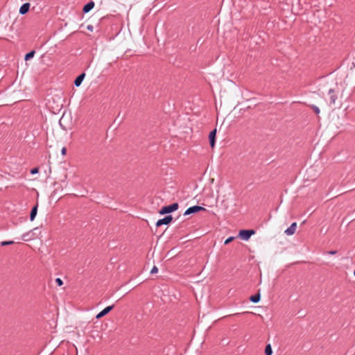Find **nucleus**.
Returning <instances> with one entry per match:
<instances>
[{"label":"nucleus","instance_id":"f257e3e1","mask_svg":"<svg viewBox=\"0 0 355 355\" xmlns=\"http://www.w3.org/2000/svg\"><path fill=\"white\" fill-rule=\"evenodd\" d=\"M178 208V203H173L168 206L163 207L159 211L160 214H165L168 213H171L172 211H174L177 210Z\"/></svg>","mask_w":355,"mask_h":355},{"label":"nucleus","instance_id":"f03ea898","mask_svg":"<svg viewBox=\"0 0 355 355\" xmlns=\"http://www.w3.org/2000/svg\"><path fill=\"white\" fill-rule=\"evenodd\" d=\"M255 234V232L252 230H241L239 233V236L244 241H248L250 236Z\"/></svg>","mask_w":355,"mask_h":355},{"label":"nucleus","instance_id":"7ed1b4c3","mask_svg":"<svg viewBox=\"0 0 355 355\" xmlns=\"http://www.w3.org/2000/svg\"><path fill=\"white\" fill-rule=\"evenodd\" d=\"M202 210L205 211V209L202 207L196 205V206H193V207L188 208L184 214L186 216V215L196 213V212H198V211H202Z\"/></svg>","mask_w":355,"mask_h":355},{"label":"nucleus","instance_id":"20e7f679","mask_svg":"<svg viewBox=\"0 0 355 355\" xmlns=\"http://www.w3.org/2000/svg\"><path fill=\"white\" fill-rule=\"evenodd\" d=\"M172 219L173 217L171 216H167L162 219L158 220L157 222L156 223V226L159 227L162 225H168L171 222Z\"/></svg>","mask_w":355,"mask_h":355},{"label":"nucleus","instance_id":"39448f33","mask_svg":"<svg viewBox=\"0 0 355 355\" xmlns=\"http://www.w3.org/2000/svg\"><path fill=\"white\" fill-rule=\"evenodd\" d=\"M113 307H114V305L107 306L106 308H105L103 311H101L100 313H98L96 315V318L100 319V318H103V316L107 315L110 311H111L112 310Z\"/></svg>","mask_w":355,"mask_h":355},{"label":"nucleus","instance_id":"423d86ee","mask_svg":"<svg viewBox=\"0 0 355 355\" xmlns=\"http://www.w3.org/2000/svg\"><path fill=\"white\" fill-rule=\"evenodd\" d=\"M297 229V223H293L291 225L285 230V234L288 236H291L295 234Z\"/></svg>","mask_w":355,"mask_h":355},{"label":"nucleus","instance_id":"0eeeda50","mask_svg":"<svg viewBox=\"0 0 355 355\" xmlns=\"http://www.w3.org/2000/svg\"><path fill=\"white\" fill-rule=\"evenodd\" d=\"M216 129L213 130L209 135L210 146L213 148L215 146Z\"/></svg>","mask_w":355,"mask_h":355},{"label":"nucleus","instance_id":"6e6552de","mask_svg":"<svg viewBox=\"0 0 355 355\" xmlns=\"http://www.w3.org/2000/svg\"><path fill=\"white\" fill-rule=\"evenodd\" d=\"M29 8H30V4L28 3H26L21 6V8L19 9V13L21 15L26 14L28 12Z\"/></svg>","mask_w":355,"mask_h":355},{"label":"nucleus","instance_id":"1a4fd4ad","mask_svg":"<svg viewBox=\"0 0 355 355\" xmlns=\"http://www.w3.org/2000/svg\"><path fill=\"white\" fill-rule=\"evenodd\" d=\"M329 94L330 95L331 103L335 104L337 98L335 91L333 89H330L329 91Z\"/></svg>","mask_w":355,"mask_h":355},{"label":"nucleus","instance_id":"9d476101","mask_svg":"<svg viewBox=\"0 0 355 355\" xmlns=\"http://www.w3.org/2000/svg\"><path fill=\"white\" fill-rule=\"evenodd\" d=\"M85 73H82V74H80V76H78L76 78V80H75V81H74V84H75V85H76V87H78V86H80V84L82 83V82H83V79H84V78H85Z\"/></svg>","mask_w":355,"mask_h":355},{"label":"nucleus","instance_id":"9b49d317","mask_svg":"<svg viewBox=\"0 0 355 355\" xmlns=\"http://www.w3.org/2000/svg\"><path fill=\"white\" fill-rule=\"evenodd\" d=\"M94 3L93 1L89 2L83 7V12H88L89 10H91L94 8Z\"/></svg>","mask_w":355,"mask_h":355},{"label":"nucleus","instance_id":"f8f14e48","mask_svg":"<svg viewBox=\"0 0 355 355\" xmlns=\"http://www.w3.org/2000/svg\"><path fill=\"white\" fill-rule=\"evenodd\" d=\"M37 206L36 205L32 209L31 214H30V219L31 221H33L35 219V216L37 214Z\"/></svg>","mask_w":355,"mask_h":355},{"label":"nucleus","instance_id":"ddd939ff","mask_svg":"<svg viewBox=\"0 0 355 355\" xmlns=\"http://www.w3.org/2000/svg\"><path fill=\"white\" fill-rule=\"evenodd\" d=\"M250 300L251 302L257 303L260 300V295L258 293L257 295H252Z\"/></svg>","mask_w":355,"mask_h":355},{"label":"nucleus","instance_id":"4468645a","mask_svg":"<svg viewBox=\"0 0 355 355\" xmlns=\"http://www.w3.org/2000/svg\"><path fill=\"white\" fill-rule=\"evenodd\" d=\"M265 354L266 355H272V350L271 345L270 344L267 345L265 349Z\"/></svg>","mask_w":355,"mask_h":355},{"label":"nucleus","instance_id":"2eb2a0df","mask_svg":"<svg viewBox=\"0 0 355 355\" xmlns=\"http://www.w3.org/2000/svg\"><path fill=\"white\" fill-rule=\"evenodd\" d=\"M34 55V51H31L28 53H27L26 55H25V60H29L30 58H33Z\"/></svg>","mask_w":355,"mask_h":355},{"label":"nucleus","instance_id":"dca6fc26","mask_svg":"<svg viewBox=\"0 0 355 355\" xmlns=\"http://www.w3.org/2000/svg\"><path fill=\"white\" fill-rule=\"evenodd\" d=\"M14 243V241H2L1 243V245H3V246H5V245H12Z\"/></svg>","mask_w":355,"mask_h":355},{"label":"nucleus","instance_id":"f3484780","mask_svg":"<svg viewBox=\"0 0 355 355\" xmlns=\"http://www.w3.org/2000/svg\"><path fill=\"white\" fill-rule=\"evenodd\" d=\"M234 239V237H233V236L229 237L228 239H227L225 241V245L229 244V243H231Z\"/></svg>","mask_w":355,"mask_h":355},{"label":"nucleus","instance_id":"a211bd4d","mask_svg":"<svg viewBox=\"0 0 355 355\" xmlns=\"http://www.w3.org/2000/svg\"><path fill=\"white\" fill-rule=\"evenodd\" d=\"M55 282L58 284V286H61L63 285V282L60 278H57L55 279Z\"/></svg>","mask_w":355,"mask_h":355},{"label":"nucleus","instance_id":"6ab92c4d","mask_svg":"<svg viewBox=\"0 0 355 355\" xmlns=\"http://www.w3.org/2000/svg\"><path fill=\"white\" fill-rule=\"evenodd\" d=\"M158 272V268L156 266H153V268L150 270L151 274H155Z\"/></svg>","mask_w":355,"mask_h":355},{"label":"nucleus","instance_id":"aec40b11","mask_svg":"<svg viewBox=\"0 0 355 355\" xmlns=\"http://www.w3.org/2000/svg\"><path fill=\"white\" fill-rule=\"evenodd\" d=\"M38 172H39L38 168H34L31 169V173L33 174H33H36Z\"/></svg>","mask_w":355,"mask_h":355},{"label":"nucleus","instance_id":"412c9836","mask_svg":"<svg viewBox=\"0 0 355 355\" xmlns=\"http://www.w3.org/2000/svg\"><path fill=\"white\" fill-rule=\"evenodd\" d=\"M312 108L314 110L316 114H319L320 113V110L318 107L315 106V105H312Z\"/></svg>","mask_w":355,"mask_h":355},{"label":"nucleus","instance_id":"4be33fe9","mask_svg":"<svg viewBox=\"0 0 355 355\" xmlns=\"http://www.w3.org/2000/svg\"><path fill=\"white\" fill-rule=\"evenodd\" d=\"M62 155H65L67 153V148L65 147H63L61 150Z\"/></svg>","mask_w":355,"mask_h":355},{"label":"nucleus","instance_id":"5701e85b","mask_svg":"<svg viewBox=\"0 0 355 355\" xmlns=\"http://www.w3.org/2000/svg\"><path fill=\"white\" fill-rule=\"evenodd\" d=\"M87 30H89L90 31H93V26L92 25H88L87 26Z\"/></svg>","mask_w":355,"mask_h":355},{"label":"nucleus","instance_id":"b1692460","mask_svg":"<svg viewBox=\"0 0 355 355\" xmlns=\"http://www.w3.org/2000/svg\"><path fill=\"white\" fill-rule=\"evenodd\" d=\"M329 253L331 254H336V252L335 251H331V252H329Z\"/></svg>","mask_w":355,"mask_h":355},{"label":"nucleus","instance_id":"393cba45","mask_svg":"<svg viewBox=\"0 0 355 355\" xmlns=\"http://www.w3.org/2000/svg\"><path fill=\"white\" fill-rule=\"evenodd\" d=\"M354 276H355V270H354Z\"/></svg>","mask_w":355,"mask_h":355}]
</instances>
